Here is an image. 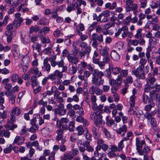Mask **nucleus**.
Returning a JSON list of instances; mask_svg holds the SVG:
<instances>
[{"instance_id": "obj_1", "label": "nucleus", "mask_w": 160, "mask_h": 160, "mask_svg": "<svg viewBox=\"0 0 160 160\" xmlns=\"http://www.w3.org/2000/svg\"><path fill=\"white\" fill-rule=\"evenodd\" d=\"M146 84L144 86V92L143 94V100H148L149 97L151 96V88L154 85L156 79L151 73H148L146 79Z\"/></svg>"}, {"instance_id": "obj_2", "label": "nucleus", "mask_w": 160, "mask_h": 160, "mask_svg": "<svg viewBox=\"0 0 160 160\" xmlns=\"http://www.w3.org/2000/svg\"><path fill=\"white\" fill-rule=\"evenodd\" d=\"M79 46L82 48L81 50L79 51L78 55L81 59L85 58L86 55L88 58L89 54L91 51V48L89 46H88V44L85 42H79Z\"/></svg>"}, {"instance_id": "obj_3", "label": "nucleus", "mask_w": 160, "mask_h": 160, "mask_svg": "<svg viewBox=\"0 0 160 160\" xmlns=\"http://www.w3.org/2000/svg\"><path fill=\"white\" fill-rule=\"evenodd\" d=\"M63 74L62 72L56 70L52 73L48 75V78L52 81H54V84L58 85L62 82V78L63 77Z\"/></svg>"}, {"instance_id": "obj_4", "label": "nucleus", "mask_w": 160, "mask_h": 160, "mask_svg": "<svg viewBox=\"0 0 160 160\" xmlns=\"http://www.w3.org/2000/svg\"><path fill=\"white\" fill-rule=\"evenodd\" d=\"M90 118L92 120H94V123L98 128H99L102 126V117L98 112H91Z\"/></svg>"}, {"instance_id": "obj_5", "label": "nucleus", "mask_w": 160, "mask_h": 160, "mask_svg": "<svg viewBox=\"0 0 160 160\" xmlns=\"http://www.w3.org/2000/svg\"><path fill=\"white\" fill-rule=\"evenodd\" d=\"M103 73L102 71L98 72L95 75L92 76V83L94 85L99 87L103 84L104 80L102 78L104 76Z\"/></svg>"}, {"instance_id": "obj_6", "label": "nucleus", "mask_w": 160, "mask_h": 160, "mask_svg": "<svg viewBox=\"0 0 160 160\" xmlns=\"http://www.w3.org/2000/svg\"><path fill=\"white\" fill-rule=\"evenodd\" d=\"M157 112L155 110L152 111L150 112H146L145 115V118L148 120L153 127H156L157 125V122L155 119L153 118L156 113Z\"/></svg>"}, {"instance_id": "obj_7", "label": "nucleus", "mask_w": 160, "mask_h": 160, "mask_svg": "<svg viewBox=\"0 0 160 160\" xmlns=\"http://www.w3.org/2000/svg\"><path fill=\"white\" fill-rule=\"evenodd\" d=\"M155 89L152 92H151L150 97H149V99L152 100L153 98V97H156V99L157 100H160V84L156 83L152 88H151V90Z\"/></svg>"}, {"instance_id": "obj_8", "label": "nucleus", "mask_w": 160, "mask_h": 160, "mask_svg": "<svg viewBox=\"0 0 160 160\" xmlns=\"http://www.w3.org/2000/svg\"><path fill=\"white\" fill-rule=\"evenodd\" d=\"M144 68L138 67L136 69L132 71V74L134 75L138 79L144 80L145 78L146 74L144 71Z\"/></svg>"}, {"instance_id": "obj_9", "label": "nucleus", "mask_w": 160, "mask_h": 160, "mask_svg": "<svg viewBox=\"0 0 160 160\" xmlns=\"http://www.w3.org/2000/svg\"><path fill=\"white\" fill-rule=\"evenodd\" d=\"M21 111L18 107H14L12 109L10 114V118L11 122H15L16 121V116H18L21 114Z\"/></svg>"}, {"instance_id": "obj_10", "label": "nucleus", "mask_w": 160, "mask_h": 160, "mask_svg": "<svg viewBox=\"0 0 160 160\" xmlns=\"http://www.w3.org/2000/svg\"><path fill=\"white\" fill-rule=\"evenodd\" d=\"M120 74L118 75L117 78V84L119 85H121L123 77H126L128 74V71L127 69H121Z\"/></svg>"}, {"instance_id": "obj_11", "label": "nucleus", "mask_w": 160, "mask_h": 160, "mask_svg": "<svg viewBox=\"0 0 160 160\" xmlns=\"http://www.w3.org/2000/svg\"><path fill=\"white\" fill-rule=\"evenodd\" d=\"M97 146L96 147L98 149H102L104 152L106 151L108 148V146L107 144L105 143L104 140L100 138L98 139L97 142Z\"/></svg>"}, {"instance_id": "obj_12", "label": "nucleus", "mask_w": 160, "mask_h": 160, "mask_svg": "<svg viewBox=\"0 0 160 160\" xmlns=\"http://www.w3.org/2000/svg\"><path fill=\"white\" fill-rule=\"evenodd\" d=\"M146 142L144 140L141 141L139 138H137L135 139V145L136 149L138 152L142 149V146L145 144Z\"/></svg>"}, {"instance_id": "obj_13", "label": "nucleus", "mask_w": 160, "mask_h": 160, "mask_svg": "<svg viewBox=\"0 0 160 160\" xmlns=\"http://www.w3.org/2000/svg\"><path fill=\"white\" fill-rule=\"evenodd\" d=\"M36 119L33 118L31 120V123L32 126L29 128V131L32 133L35 132L38 129V125L36 124Z\"/></svg>"}, {"instance_id": "obj_14", "label": "nucleus", "mask_w": 160, "mask_h": 160, "mask_svg": "<svg viewBox=\"0 0 160 160\" xmlns=\"http://www.w3.org/2000/svg\"><path fill=\"white\" fill-rule=\"evenodd\" d=\"M58 129L56 131V132L57 134L56 137V140L59 141L63 137L64 129L61 127H57Z\"/></svg>"}, {"instance_id": "obj_15", "label": "nucleus", "mask_w": 160, "mask_h": 160, "mask_svg": "<svg viewBox=\"0 0 160 160\" xmlns=\"http://www.w3.org/2000/svg\"><path fill=\"white\" fill-rule=\"evenodd\" d=\"M43 66L42 67L44 71L47 72L48 73L51 70V67L48 63V58H46L43 61Z\"/></svg>"}, {"instance_id": "obj_16", "label": "nucleus", "mask_w": 160, "mask_h": 160, "mask_svg": "<svg viewBox=\"0 0 160 160\" xmlns=\"http://www.w3.org/2000/svg\"><path fill=\"white\" fill-rule=\"evenodd\" d=\"M97 86L92 85L89 88V92L91 94H93L96 93L97 94H100L102 93V91Z\"/></svg>"}, {"instance_id": "obj_17", "label": "nucleus", "mask_w": 160, "mask_h": 160, "mask_svg": "<svg viewBox=\"0 0 160 160\" xmlns=\"http://www.w3.org/2000/svg\"><path fill=\"white\" fill-rule=\"evenodd\" d=\"M14 25L12 23L9 24H8L6 27V31L5 32V35H9V34H11L13 35H16V32L15 31H12L13 29Z\"/></svg>"}, {"instance_id": "obj_18", "label": "nucleus", "mask_w": 160, "mask_h": 160, "mask_svg": "<svg viewBox=\"0 0 160 160\" xmlns=\"http://www.w3.org/2000/svg\"><path fill=\"white\" fill-rule=\"evenodd\" d=\"M58 109L56 110L55 112L57 114H59L61 116H63L64 115L66 112V110L64 108V105L61 103H60L58 105Z\"/></svg>"}, {"instance_id": "obj_19", "label": "nucleus", "mask_w": 160, "mask_h": 160, "mask_svg": "<svg viewBox=\"0 0 160 160\" xmlns=\"http://www.w3.org/2000/svg\"><path fill=\"white\" fill-rule=\"evenodd\" d=\"M25 140L23 137L17 136L14 140L12 145L16 144L18 145H21L24 143Z\"/></svg>"}, {"instance_id": "obj_20", "label": "nucleus", "mask_w": 160, "mask_h": 160, "mask_svg": "<svg viewBox=\"0 0 160 160\" xmlns=\"http://www.w3.org/2000/svg\"><path fill=\"white\" fill-rule=\"evenodd\" d=\"M69 122V119L68 118H62L60 120H58L57 121L56 126L57 127H61L62 126H65L66 125L63 126L62 125V123H67Z\"/></svg>"}, {"instance_id": "obj_21", "label": "nucleus", "mask_w": 160, "mask_h": 160, "mask_svg": "<svg viewBox=\"0 0 160 160\" xmlns=\"http://www.w3.org/2000/svg\"><path fill=\"white\" fill-rule=\"evenodd\" d=\"M151 151L150 148L147 146H145L143 148L141 149L138 152V154L140 155L144 154H148Z\"/></svg>"}, {"instance_id": "obj_22", "label": "nucleus", "mask_w": 160, "mask_h": 160, "mask_svg": "<svg viewBox=\"0 0 160 160\" xmlns=\"http://www.w3.org/2000/svg\"><path fill=\"white\" fill-rule=\"evenodd\" d=\"M67 58L68 61L71 63L73 65V64H77L79 62L78 58L76 56H72L71 55L70 56H68Z\"/></svg>"}, {"instance_id": "obj_23", "label": "nucleus", "mask_w": 160, "mask_h": 160, "mask_svg": "<svg viewBox=\"0 0 160 160\" xmlns=\"http://www.w3.org/2000/svg\"><path fill=\"white\" fill-rule=\"evenodd\" d=\"M74 128L75 122L73 121L70 122L69 123L68 127L67 125H66L65 126H62V128L64 130H66L68 129L70 132H73Z\"/></svg>"}, {"instance_id": "obj_24", "label": "nucleus", "mask_w": 160, "mask_h": 160, "mask_svg": "<svg viewBox=\"0 0 160 160\" xmlns=\"http://www.w3.org/2000/svg\"><path fill=\"white\" fill-rule=\"evenodd\" d=\"M56 58V56L55 55H53L51 57L48 58V61L50 62L51 65L52 67H55L58 64V62L55 61Z\"/></svg>"}, {"instance_id": "obj_25", "label": "nucleus", "mask_w": 160, "mask_h": 160, "mask_svg": "<svg viewBox=\"0 0 160 160\" xmlns=\"http://www.w3.org/2000/svg\"><path fill=\"white\" fill-rule=\"evenodd\" d=\"M87 67L89 70L88 71L91 72V73L92 76L94 75H95L99 71L98 69H94V67H92L91 64H88Z\"/></svg>"}, {"instance_id": "obj_26", "label": "nucleus", "mask_w": 160, "mask_h": 160, "mask_svg": "<svg viewBox=\"0 0 160 160\" xmlns=\"http://www.w3.org/2000/svg\"><path fill=\"white\" fill-rule=\"evenodd\" d=\"M29 72H33L34 74L37 75L38 77H40L42 75L41 72L39 71L38 68L36 66L33 67L32 69L30 70Z\"/></svg>"}, {"instance_id": "obj_27", "label": "nucleus", "mask_w": 160, "mask_h": 160, "mask_svg": "<svg viewBox=\"0 0 160 160\" xmlns=\"http://www.w3.org/2000/svg\"><path fill=\"white\" fill-rule=\"evenodd\" d=\"M138 9V5L136 4L132 3V4L130 7L126 8V11L129 12L132 10L134 11L133 12L134 14L136 13Z\"/></svg>"}, {"instance_id": "obj_28", "label": "nucleus", "mask_w": 160, "mask_h": 160, "mask_svg": "<svg viewBox=\"0 0 160 160\" xmlns=\"http://www.w3.org/2000/svg\"><path fill=\"white\" fill-rule=\"evenodd\" d=\"M14 122H12L11 119H8L7 120V126L9 128L10 130L13 131L14 129L17 127L16 124H14L13 123Z\"/></svg>"}, {"instance_id": "obj_29", "label": "nucleus", "mask_w": 160, "mask_h": 160, "mask_svg": "<svg viewBox=\"0 0 160 160\" xmlns=\"http://www.w3.org/2000/svg\"><path fill=\"white\" fill-rule=\"evenodd\" d=\"M23 22V19L22 18H16L13 21V24L15 27L18 28L19 27L21 24Z\"/></svg>"}, {"instance_id": "obj_30", "label": "nucleus", "mask_w": 160, "mask_h": 160, "mask_svg": "<svg viewBox=\"0 0 160 160\" xmlns=\"http://www.w3.org/2000/svg\"><path fill=\"white\" fill-rule=\"evenodd\" d=\"M111 56L113 60L116 61L119 60L120 58L119 54L115 50H113L111 52Z\"/></svg>"}, {"instance_id": "obj_31", "label": "nucleus", "mask_w": 160, "mask_h": 160, "mask_svg": "<svg viewBox=\"0 0 160 160\" xmlns=\"http://www.w3.org/2000/svg\"><path fill=\"white\" fill-rule=\"evenodd\" d=\"M54 126L53 124L51 123H48L47 124V127L43 128L42 130V132L43 133L46 130L48 132H50L53 130Z\"/></svg>"}, {"instance_id": "obj_32", "label": "nucleus", "mask_w": 160, "mask_h": 160, "mask_svg": "<svg viewBox=\"0 0 160 160\" xmlns=\"http://www.w3.org/2000/svg\"><path fill=\"white\" fill-rule=\"evenodd\" d=\"M92 36L100 42H102L103 41V35L102 34L98 35L97 33H94L92 35Z\"/></svg>"}, {"instance_id": "obj_33", "label": "nucleus", "mask_w": 160, "mask_h": 160, "mask_svg": "<svg viewBox=\"0 0 160 160\" xmlns=\"http://www.w3.org/2000/svg\"><path fill=\"white\" fill-rule=\"evenodd\" d=\"M129 103L130 104V108L128 110V112L130 115H133L134 113V111L133 109V107L134 106L135 104V101H129Z\"/></svg>"}, {"instance_id": "obj_34", "label": "nucleus", "mask_w": 160, "mask_h": 160, "mask_svg": "<svg viewBox=\"0 0 160 160\" xmlns=\"http://www.w3.org/2000/svg\"><path fill=\"white\" fill-rule=\"evenodd\" d=\"M57 65L59 68L62 67V70L61 71L62 73L67 71V67L66 65H64V61L62 59L58 62V64Z\"/></svg>"}, {"instance_id": "obj_35", "label": "nucleus", "mask_w": 160, "mask_h": 160, "mask_svg": "<svg viewBox=\"0 0 160 160\" xmlns=\"http://www.w3.org/2000/svg\"><path fill=\"white\" fill-rule=\"evenodd\" d=\"M38 23L40 25H47L49 24V20L45 18H42L38 21Z\"/></svg>"}, {"instance_id": "obj_36", "label": "nucleus", "mask_w": 160, "mask_h": 160, "mask_svg": "<svg viewBox=\"0 0 160 160\" xmlns=\"http://www.w3.org/2000/svg\"><path fill=\"white\" fill-rule=\"evenodd\" d=\"M10 132L7 129H2L0 131V136L1 137H5L7 138H9Z\"/></svg>"}, {"instance_id": "obj_37", "label": "nucleus", "mask_w": 160, "mask_h": 160, "mask_svg": "<svg viewBox=\"0 0 160 160\" xmlns=\"http://www.w3.org/2000/svg\"><path fill=\"white\" fill-rule=\"evenodd\" d=\"M149 104L146 105L144 108L145 110L148 112L150 111L152 108L155 105V103L153 101H149Z\"/></svg>"}, {"instance_id": "obj_38", "label": "nucleus", "mask_w": 160, "mask_h": 160, "mask_svg": "<svg viewBox=\"0 0 160 160\" xmlns=\"http://www.w3.org/2000/svg\"><path fill=\"white\" fill-rule=\"evenodd\" d=\"M30 62V57L29 56L26 55L22 57V62L21 65H28V63Z\"/></svg>"}, {"instance_id": "obj_39", "label": "nucleus", "mask_w": 160, "mask_h": 160, "mask_svg": "<svg viewBox=\"0 0 160 160\" xmlns=\"http://www.w3.org/2000/svg\"><path fill=\"white\" fill-rule=\"evenodd\" d=\"M77 34L80 36V38L82 41H84L88 38V36L85 34H83L79 29H77L76 31Z\"/></svg>"}, {"instance_id": "obj_40", "label": "nucleus", "mask_w": 160, "mask_h": 160, "mask_svg": "<svg viewBox=\"0 0 160 160\" xmlns=\"http://www.w3.org/2000/svg\"><path fill=\"white\" fill-rule=\"evenodd\" d=\"M108 19L106 17H105L102 15L100 14L98 16V18L97 20V22H100L101 23H105L108 22Z\"/></svg>"}, {"instance_id": "obj_41", "label": "nucleus", "mask_w": 160, "mask_h": 160, "mask_svg": "<svg viewBox=\"0 0 160 160\" xmlns=\"http://www.w3.org/2000/svg\"><path fill=\"white\" fill-rule=\"evenodd\" d=\"M122 32V37L123 38H125L127 37V34L128 31V28L126 26H123L121 28Z\"/></svg>"}, {"instance_id": "obj_42", "label": "nucleus", "mask_w": 160, "mask_h": 160, "mask_svg": "<svg viewBox=\"0 0 160 160\" xmlns=\"http://www.w3.org/2000/svg\"><path fill=\"white\" fill-rule=\"evenodd\" d=\"M127 126L124 125L121 127L116 130V132L118 134H121L122 132L125 133L127 132Z\"/></svg>"}, {"instance_id": "obj_43", "label": "nucleus", "mask_w": 160, "mask_h": 160, "mask_svg": "<svg viewBox=\"0 0 160 160\" xmlns=\"http://www.w3.org/2000/svg\"><path fill=\"white\" fill-rule=\"evenodd\" d=\"M42 45L37 42L34 43L32 46L33 48V52L34 50H36L38 52H39L41 50Z\"/></svg>"}, {"instance_id": "obj_44", "label": "nucleus", "mask_w": 160, "mask_h": 160, "mask_svg": "<svg viewBox=\"0 0 160 160\" xmlns=\"http://www.w3.org/2000/svg\"><path fill=\"white\" fill-rule=\"evenodd\" d=\"M92 41L91 44L92 46L94 48H97L98 45V41L92 35L90 39V42H92Z\"/></svg>"}, {"instance_id": "obj_45", "label": "nucleus", "mask_w": 160, "mask_h": 160, "mask_svg": "<svg viewBox=\"0 0 160 160\" xmlns=\"http://www.w3.org/2000/svg\"><path fill=\"white\" fill-rule=\"evenodd\" d=\"M108 48L107 46L105 47L102 49H99L100 54L102 56L108 55L109 54L108 52Z\"/></svg>"}, {"instance_id": "obj_46", "label": "nucleus", "mask_w": 160, "mask_h": 160, "mask_svg": "<svg viewBox=\"0 0 160 160\" xmlns=\"http://www.w3.org/2000/svg\"><path fill=\"white\" fill-rule=\"evenodd\" d=\"M38 104L39 105H42L43 107H45L46 106L47 104V101L43 102V101H39V102L35 101L33 105V108H36Z\"/></svg>"}, {"instance_id": "obj_47", "label": "nucleus", "mask_w": 160, "mask_h": 160, "mask_svg": "<svg viewBox=\"0 0 160 160\" xmlns=\"http://www.w3.org/2000/svg\"><path fill=\"white\" fill-rule=\"evenodd\" d=\"M11 48L8 46H3L0 42V52L3 51L4 52H6L10 50Z\"/></svg>"}, {"instance_id": "obj_48", "label": "nucleus", "mask_w": 160, "mask_h": 160, "mask_svg": "<svg viewBox=\"0 0 160 160\" xmlns=\"http://www.w3.org/2000/svg\"><path fill=\"white\" fill-rule=\"evenodd\" d=\"M26 0H15L14 2L13 6L16 7L20 4H22V5H25Z\"/></svg>"}, {"instance_id": "obj_49", "label": "nucleus", "mask_w": 160, "mask_h": 160, "mask_svg": "<svg viewBox=\"0 0 160 160\" xmlns=\"http://www.w3.org/2000/svg\"><path fill=\"white\" fill-rule=\"evenodd\" d=\"M77 70V68L72 65L69 68L68 70V73L71 75L74 74L76 72Z\"/></svg>"}, {"instance_id": "obj_50", "label": "nucleus", "mask_w": 160, "mask_h": 160, "mask_svg": "<svg viewBox=\"0 0 160 160\" xmlns=\"http://www.w3.org/2000/svg\"><path fill=\"white\" fill-rule=\"evenodd\" d=\"M36 79L37 77L36 76H33L31 77V85L33 88L38 84V82L36 81Z\"/></svg>"}, {"instance_id": "obj_51", "label": "nucleus", "mask_w": 160, "mask_h": 160, "mask_svg": "<svg viewBox=\"0 0 160 160\" xmlns=\"http://www.w3.org/2000/svg\"><path fill=\"white\" fill-rule=\"evenodd\" d=\"M111 69L114 74L117 75L120 73L121 69L119 67H112L111 68Z\"/></svg>"}, {"instance_id": "obj_52", "label": "nucleus", "mask_w": 160, "mask_h": 160, "mask_svg": "<svg viewBox=\"0 0 160 160\" xmlns=\"http://www.w3.org/2000/svg\"><path fill=\"white\" fill-rule=\"evenodd\" d=\"M40 28L37 25H35L30 27L29 33L33 32H37L39 30Z\"/></svg>"}, {"instance_id": "obj_53", "label": "nucleus", "mask_w": 160, "mask_h": 160, "mask_svg": "<svg viewBox=\"0 0 160 160\" xmlns=\"http://www.w3.org/2000/svg\"><path fill=\"white\" fill-rule=\"evenodd\" d=\"M77 131V135L79 136L82 135L84 132V130L82 126H79L76 128Z\"/></svg>"}, {"instance_id": "obj_54", "label": "nucleus", "mask_w": 160, "mask_h": 160, "mask_svg": "<svg viewBox=\"0 0 160 160\" xmlns=\"http://www.w3.org/2000/svg\"><path fill=\"white\" fill-rule=\"evenodd\" d=\"M125 84L132 83L133 82V79L132 77L131 76H128L126 77V78L124 80Z\"/></svg>"}, {"instance_id": "obj_55", "label": "nucleus", "mask_w": 160, "mask_h": 160, "mask_svg": "<svg viewBox=\"0 0 160 160\" xmlns=\"http://www.w3.org/2000/svg\"><path fill=\"white\" fill-rule=\"evenodd\" d=\"M128 43L129 45L134 46H137L139 44L138 42V40L136 39L129 40L128 41Z\"/></svg>"}, {"instance_id": "obj_56", "label": "nucleus", "mask_w": 160, "mask_h": 160, "mask_svg": "<svg viewBox=\"0 0 160 160\" xmlns=\"http://www.w3.org/2000/svg\"><path fill=\"white\" fill-rule=\"evenodd\" d=\"M142 29H139L136 31V33L134 35V37L136 39H138L141 38L142 36V34L141 33Z\"/></svg>"}, {"instance_id": "obj_57", "label": "nucleus", "mask_w": 160, "mask_h": 160, "mask_svg": "<svg viewBox=\"0 0 160 160\" xmlns=\"http://www.w3.org/2000/svg\"><path fill=\"white\" fill-rule=\"evenodd\" d=\"M75 9V4L72 2L70 3L69 5L67 7L66 10L68 12H70L71 11Z\"/></svg>"}, {"instance_id": "obj_58", "label": "nucleus", "mask_w": 160, "mask_h": 160, "mask_svg": "<svg viewBox=\"0 0 160 160\" xmlns=\"http://www.w3.org/2000/svg\"><path fill=\"white\" fill-rule=\"evenodd\" d=\"M110 20L111 22L112 23H114V25L115 24L118 25L120 23V22L117 19V17L114 16L111 17Z\"/></svg>"}, {"instance_id": "obj_59", "label": "nucleus", "mask_w": 160, "mask_h": 160, "mask_svg": "<svg viewBox=\"0 0 160 160\" xmlns=\"http://www.w3.org/2000/svg\"><path fill=\"white\" fill-rule=\"evenodd\" d=\"M102 131L107 138L108 139L111 138V135L106 128H102Z\"/></svg>"}, {"instance_id": "obj_60", "label": "nucleus", "mask_w": 160, "mask_h": 160, "mask_svg": "<svg viewBox=\"0 0 160 160\" xmlns=\"http://www.w3.org/2000/svg\"><path fill=\"white\" fill-rule=\"evenodd\" d=\"M77 134L75 133H73L71 134L70 138V139L71 141L72 142H75L77 140Z\"/></svg>"}, {"instance_id": "obj_61", "label": "nucleus", "mask_w": 160, "mask_h": 160, "mask_svg": "<svg viewBox=\"0 0 160 160\" xmlns=\"http://www.w3.org/2000/svg\"><path fill=\"white\" fill-rule=\"evenodd\" d=\"M124 141H125L122 139L118 144V148L120 152L122 151L124 148V145L123 144V142Z\"/></svg>"}, {"instance_id": "obj_62", "label": "nucleus", "mask_w": 160, "mask_h": 160, "mask_svg": "<svg viewBox=\"0 0 160 160\" xmlns=\"http://www.w3.org/2000/svg\"><path fill=\"white\" fill-rule=\"evenodd\" d=\"M13 148L12 144H10L7 148L3 149L4 153H10Z\"/></svg>"}, {"instance_id": "obj_63", "label": "nucleus", "mask_w": 160, "mask_h": 160, "mask_svg": "<svg viewBox=\"0 0 160 160\" xmlns=\"http://www.w3.org/2000/svg\"><path fill=\"white\" fill-rule=\"evenodd\" d=\"M133 135V133L132 131H130L128 132L127 134L126 137H124L122 139L123 140H124L125 141H128L130 139V138L132 137Z\"/></svg>"}, {"instance_id": "obj_64", "label": "nucleus", "mask_w": 160, "mask_h": 160, "mask_svg": "<svg viewBox=\"0 0 160 160\" xmlns=\"http://www.w3.org/2000/svg\"><path fill=\"white\" fill-rule=\"evenodd\" d=\"M18 78L19 76L17 74H13L11 76V80L13 82H15Z\"/></svg>"}]
</instances>
